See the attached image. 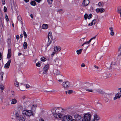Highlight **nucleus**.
<instances>
[{
    "mask_svg": "<svg viewBox=\"0 0 121 121\" xmlns=\"http://www.w3.org/2000/svg\"><path fill=\"white\" fill-rule=\"evenodd\" d=\"M65 110L61 107L55 108L52 109V112L55 117L61 118L62 116L61 114Z\"/></svg>",
    "mask_w": 121,
    "mask_h": 121,
    "instance_id": "f257e3e1",
    "label": "nucleus"
},
{
    "mask_svg": "<svg viewBox=\"0 0 121 121\" xmlns=\"http://www.w3.org/2000/svg\"><path fill=\"white\" fill-rule=\"evenodd\" d=\"M22 113L28 117L32 116H34V114L33 111L30 110H26L23 111Z\"/></svg>",
    "mask_w": 121,
    "mask_h": 121,
    "instance_id": "f03ea898",
    "label": "nucleus"
},
{
    "mask_svg": "<svg viewBox=\"0 0 121 121\" xmlns=\"http://www.w3.org/2000/svg\"><path fill=\"white\" fill-rule=\"evenodd\" d=\"M54 75L56 76V79H62L64 78V76L62 74H61L60 72L57 69H54L53 71Z\"/></svg>",
    "mask_w": 121,
    "mask_h": 121,
    "instance_id": "7ed1b4c3",
    "label": "nucleus"
},
{
    "mask_svg": "<svg viewBox=\"0 0 121 121\" xmlns=\"http://www.w3.org/2000/svg\"><path fill=\"white\" fill-rule=\"evenodd\" d=\"M96 35L94 37L92 38L89 41L85 42L82 45V46H83L84 45H85V46L86 47V49H87L90 45L89 44L91 42L92 40L95 39L96 38Z\"/></svg>",
    "mask_w": 121,
    "mask_h": 121,
    "instance_id": "20e7f679",
    "label": "nucleus"
},
{
    "mask_svg": "<svg viewBox=\"0 0 121 121\" xmlns=\"http://www.w3.org/2000/svg\"><path fill=\"white\" fill-rule=\"evenodd\" d=\"M62 86L65 88H68L70 86V82L68 81H66L63 82L61 84Z\"/></svg>",
    "mask_w": 121,
    "mask_h": 121,
    "instance_id": "39448f33",
    "label": "nucleus"
},
{
    "mask_svg": "<svg viewBox=\"0 0 121 121\" xmlns=\"http://www.w3.org/2000/svg\"><path fill=\"white\" fill-rule=\"evenodd\" d=\"M49 67L48 65H47L44 66L43 70V75H47L48 74V70L49 69Z\"/></svg>",
    "mask_w": 121,
    "mask_h": 121,
    "instance_id": "423d86ee",
    "label": "nucleus"
},
{
    "mask_svg": "<svg viewBox=\"0 0 121 121\" xmlns=\"http://www.w3.org/2000/svg\"><path fill=\"white\" fill-rule=\"evenodd\" d=\"M54 51L53 52L52 54H51V56H53L55 54L57 51H60L61 49V48L59 46H55L54 48Z\"/></svg>",
    "mask_w": 121,
    "mask_h": 121,
    "instance_id": "0eeeda50",
    "label": "nucleus"
},
{
    "mask_svg": "<svg viewBox=\"0 0 121 121\" xmlns=\"http://www.w3.org/2000/svg\"><path fill=\"white\" fill-rule=\"evenodd\" d=\"M91 115L89 114H86L84 116V120L85 121H90L91 120Z\"/></svg>",
    "mask_w": 121,
    "mask_h": 121,
    "instance_id": "6e6552de",
    "label": "nucleus"
},
{
    "mask_svg": "<svg viewBox=\"0 0 121 121\" xmlns=\"http://www.w3.org/2000/svg\"><path fill=\"white\" fill-rule=\"evenodd\" d=\"M72 117L69 115H66L63 117L62 118V121H69L70 119H72Z\"/></svg>",
    "mask_w": 121,
    "mask_h": 121,
    "instance_id": "1a4fd4ad",
    "label": "nucleus"
},
{
    "mask_svg": "<svg viewBox=\"0 0 121 121\" xmlns=\"http://www.w3.org/2000/svg\"><path fill=\"white\" fill-rule=\"evenodd\" d=\"M76 121H82L83 118L79 114H77L74 116Z\"/></svg>",
    "mask_w": 121,
    "mask_h": 121,
    "instance_id": "9d476101",
    "label": "nucleus"
},
{
    "mask_svg": "<svg viewBox=\"0 0 121 121\" xmlns=\"http://www.w3.org/2000/svg\"><path fill=\"white\" fill-rule=\"evenodd\" d=\"M90 3L89 0H84L82 4L83 6L85 7L88 5Z\"/></svg>",
    "mask_w": 121,
    "mask_h": 121,
    "instance_id": "9b49d317",
    "label": "nucleus"
},
{
    "mask_svg": "<svg viewBox=\"0 0 121 121\" xmlns=\"http://www.w3.org/2000/svg\"><path fill=\"white\" fill-rule=\"evenodd\" d=\"M121 96V93L118 92L115 95V97L114 98V99L115 100L117 99H119Z\"/></svg>",
    "mask_w": 121,
    "mask_h": 121,
    "instance_id": "f8f14e48",
    "label": "nucleus"
},
{
    "mask_svg": "<svg viewBox=\"0 0 121 121\" xmlns=\"http://www.w3.org/2000/svg\"><path fill=\"white\" fill-rule=\"evenodd\" d=\"M11 61V60L10 59L9 60L8 62L5 65L4 67L5 68L8 69L9 68Z\"/></svg>",
    "mask_w": 121,
    "mask_h": 121,
    "instance_id": "ddd939ff",
    "label": "nucleus"
},
{
    "mask_svg": "<svg viewBox=\"0 0 121 121\" xmlns=\"http://www.w3.org/2000/svg\"><path fill=\"white\" fill-rule=\"evenodd\" d=\"M99 117L97 115L95 114L94 115V119L92 121H99Z\"/></svg>",
    "mask_w": 121,
    "mask_h": 121,
    "instance_id": "4468645a",
    "label": "nucleus"
},
{
    "mask_svg": "<svg viewBox=\"0 0 121 121\" xmlns=\"http://www.w3.org/2000/svg\"><path fill=\"white\" fill-rule=\"evenodd\" d=\"M85 86L87 88H90L92 87V85L91 84L88 82L85 83Z\"/></svg>",
    "mask_w": 121,
    "mask_h": 121,
    "instance_id": "2eb2a0df",
    "label": "nucleus"
},
{
    "mask_svg": "<svg viewBox=\"0 0 121 121\" xmlns=\"http://www.w3.org/2000/svg\"><path fill=\"white\" fill-rule=\"evenodd\" d=\"M37 107V105H33L31 107V111H33V112H34L35 109Z\"/></svg>",
    "mask_w": 121,
    "mask_h": 121,
    "instance_id": "dca6fc26",
    "label": "nucleus"
},
{
    "mask_svg": "<svg viewBox=\"0 0 121 121\" xmlns=\"http://www.w3.org/2000/svg\"><path fill=\"white\" fill-rule=\"evenodd\" d=\"M17 102V100L15 99H12L11 104H15Z\"/></svg>",
    "mask_w": 121,
    "mask_h": 121,
    "instance_id": "f3484780",
    "label": "nucleus"
},
{
    "mask_svg": "<svg viewBox=\"0 0 121 121\" xmlns=\"http://www.w3.org/2000/svg\"><path fill=\"white\" fill-rule=\"evenodd\" d=\"M48 26L47 24H43L42 27L43 29H46L48 28Z\"/></svg>",
    "mask_w": 121,
    "mask_h": 121,
    "instance_id": "a211bd4d",
    "label": "nucleus"
},
{
    "mask_svg": "<svg viewBox=\"0 0 121 121\" xmlns=\"http://www.w3.org/2000/svg\"><path fill=\"white\" fill-rule=\"evenodd\" d=\"M54 61L55 62V64L57 65H58L59 62L60 61V60L59 59L56 58L54 60Z\"/></svg>",
    "mask_w": 121,
    "mask_h": 121,
    "instance_id": "6ab92c4d",
    "label": "nucleus"
},
{
    "mask_svg": "<svg viewBox=\"0 0 121 121\" xmlns=\"http://www.w3.org/2000/svg\"><path fill=\"white\" fill-rule=\"evenodd\" d=\"M73 92V91L72 90H69L68 91H66L65 93L66 94L68 93L69 94H70Z\"/></svg>",
    "mask_w": 121,
    "mask_h": 121,
    "instance_id": "aec40b11",
    "label": "nucleus"
},
{
    "mask_svg": "<svg viewBox=\"0 0 121 121\" xmlns=\"http://www.w3.org/2000/svg\"><path fill=\"white\" fill-rule=\"evenodd\" d=\"M24 48L25 49H26L27 48V44L26 42H24L23 44Z\"/></svg>",
    "mask_w": 121,
    "mask_h": 121,
    "instance_id": "412c9836",
    "label": "nucleus"
},
{
    "mask_svg": "<svg viewBox=\"0 0 121 121\" xmlns=\"http://www.w3.org/2000/svg\"><path fill=\"white\" fill-rule=\"evenodd\" d=\"M19 119L20 121H25V119L21 116L19 117Z\"/></svg>",
    "mask_w": 121,
    "mask_h": 121,
    "instance_id": "4be33fe9",
    "label": "nucleus"
},
{
    "mask_svg": "<svg viewBox=\"0 0 121 121\" xmlns=\"http://www.w3.org/2000/svg\"><path fill=\"white\" fill-rule=\"evenodd\" d=\"M83 50L82 49H81L79 50H77L76 51L77 53L79 55L82 52V50Z\"/></svg>",
    "mask_w": 121,
    "mask_h": 121,
    "instance_id": "5701e85b",
    "label": "nucleus"
},
{
    "mask_svg": "<svg viewBox=\"0 0 121 121\" xmlns=\"http://www.w3.org/2000/svg\"><path fill=\"white\" fill-rule=\"evenodd\" d=\"M48 41H50L51 42H52V36H48Z\"/></svg>",
    "mask_w": 121,
    "mask_h": 121,
    "instance_id": "b1692460",
    "label": "nucleus"
},
{
    "mask_svg": "<svg viewBox=\"0 0 121 121\" xmlns=\"http://www.w3.org/2000/svg\"><path fill=\"white\" fill-rule=\"evenodd\" d=\"M15 86L16 87H18L19 85V83L17 81H16L14 82Z\"/></svg>",
    "mask_w": 121,
    "mask_h": 121,
    "instance_id": "393cba45",
    "label": "nucleus"
},
{
    "mask_svg": "<svg viewBox=\"0 0 121 121\" xmlns=\"http://www.w3.org/2000/svg\"><path fill=\"white\" fill-rule=\"evenodd\" d=\"M97 58L98 60H100L102 58V56L100 54H98L97 56Z\"/></svg>",
    "mask_w": 121,
    "mask_h": 121,
    "instance_id": "a878e982",
    "label": "nucleus"
},
{
    "mask_svg": "<svg viewBox=\"0 0 121 121\" xmlns=\"http://www.w3.org/2000/svg\"><path fill=\"white\" fill-rule=\"evenodd\" d=\"M117 11L118 13H119L121 12V6H119L118 7Z\"/></svg>",
    "mask_w": 121,
    "mask_h": 121,
    "instance_id": "bb28decb",
    "label": "nucleus"
},
{
    "mask_svg": "<svg viewBox=\"0 0 121 121\" xmlns=\"http://www.w3.org/2000/svg\"><path fill=\"white\" fill-rule=\"evenodd\" d=\"M30 4L31 5L35 6L36 5V3L34 1H32L30 3Z\"/></svg>",
    "mask_w": 121,
    "mask_h": 121,
    "instance_id": "cd10ccee",
    "label": "nucleus"
},
{
    "mask_svg": "<svg viewBox=\"0 0 121 121\" xmlns=\"http://www.w3.org/2000/svg\"><path fill=\"white\" fill-rule=\"evenodd\" d=\"M103 76L105 79L109 77L108 74H104L103 75Z\"/></svg>",
    "mask_w": 121,
    "mask_h": 121,
    "instance_id": "c85d7f7f",
    "label": "nucleus"
},
{
    "mask_svg": "<svg viewBox=\"0 0 121 121\" xmlns=\"http://www.w3.org/2000/svg\"><path fill=\"white\" fill-rule=\"evenodd\" d=\"M86 90L88 92H92L94 91L93 90L91 89H86Z\"/></svg>",
    "mask_w": 121,
    "mask_h": 121,
    "instance_id": "c756f323",
    "label": "nucleus"
},
{
    "mask_svg": "<svg viewBox=\"0 0 121 121\" xmlns=\"http://www.w3.org/2000/svg\"><path fill=\"white\" fill-rule=\"evenodd\" d=\"M40 59L41 60L43 61H45L46 60V59L44 57L41 58Z\"/></svg>",
    "mask_w": 121,
    "mask_h": 121,
    "instance_id": "7c9ffc66",
    "label": "nucleus"
},
{
    "mask_svg": "<svg viewBox=\"0 0 121 121\" xmlns=\"http://www.w3.org/2000/svg\"><path fill=\"white\" fill-rule=\"evenodd\" d=\"M88 15L87 14H85L84 16V17L85 19L86 20H87V18H88Z\"/></svg>",
    "mask_w": 121,
    "mask_h": 121,
    "instance_id": "2f4dec72",
    "label": "nucleus"
},
{
    "mask_svg": "<svg viewBox=\"0 0 121 121\" xmlns=\"http://www.w3.org/2000/svg\"><path fill=\"white\" fill-rule=\"evenodd\" d=\"M23 34L24 36V37L25 38H26L27 37V35L26 33L24 31L23 32Z\"/></svg>",
    "mask_w": 121,
    "mask_h": 121,
    "instance_id": "473e14b6",
    "label": "nucleus"
},
{
    "mask_svg": "<svg viewBox=\"0 0 121 121\" xmlns=\"http://www.w3.org/2000/svg\"><path fill=\"white\" fill-rule=\"evenodd\" d=\"M53 0H47V1L49 4H52Z\"/></svg>",
    "mask_w": 121,
    "mask_h": 121,
    "instance_id": "72a5a7b5",
    "label": "nucleus"
},
{
    "mask_svg": "<svg viewBox=\"0 0 121 121\" xmlns=\"http://www.w3.org/2000/svg\"><path fill=\"white\" fill-rule=\"evenodd\" d=\"M99 93H101L103 92L100 89H98L96 90Z\"/></svg>",
    "mask_w": 121,
    "mask_h": 121,
    "instance_id": "f704fd0d",
    "label": "nucleus"
},
{
    "mask_svg": "<svg viewBox=\"0 0 121 121\" xmlns=\"http://www.w3.org/2000/svg\"><path fill=\"white\" fill-rule=\"evenodd\" d=\"M0 75L1 76V80H2L3 78V75L4 74V73L2 72H1L0 73Z\"/></svg>",
    "mask_w": 121,
    "mask_h": 121,
    "instance_id": "c9c22d12",
    "label": "nucleus"
},
{
    "mask_svg": "<svg viewBox=\"0 0 121 121\" xmlns=\"http://www.w3.org/2000/svg\"><path fill=\"white\" fill-rule=\"evenodd\" d=\"M92 17V15L91 14H90L88 16V19H90Z\"/></svg>",
    "mask_w": 121,
    "mask_h": 121,
    "instance_id": "e433bc0d",
    "label": "nucleus"
},
{
    "mask_svg": "<svg viewBox=\"0 0 121 121\" xmlns=\"http://www.w3.org/2000/svg\"><path fill=\"white\" fill-rule=\"evenodd\" d=\"M118 52L120 53H121V45L119 47L118 49Z\"/></svg>",
    "mask_w": 121,
    "mask_h": 121,
    "instance_id": "4c0bfd02",
    "label": "nucleus"
},
{
    "mask_svg": "<svg viewBox=\"0 0 121 121\" xmlns=\"http://www.w3.org/2000/svg\"><path fill=\"white\" fill-rule=\"evenodd\" d=\"M11 54H9L8 53L7 58L8 59L10 58L11 57Z\"/></svg>",
    "mask_w": 121,
    "mask_h": 121,
    "instance_id": "58836bf2",
    "label": "nucleus"
},
{
    "mask_svg": "<svg viewBox=\"0 0 121 121\" xmlns=\"http://www.w3.org/2000/svg\"><path fill=\"white\" fill-rule=\"evenodd\" d=\"M0 88L2 90H3L4 89V87L3 85H1L0 86Z\"/></svg>",
    "mask_w": 121,
    "mask_h": 121,
    "instance_id": "ea45409f",
    "label": "nucleus"
},
{
    "mask_svg": "<svg viewBox=\"0 0 121 121\" xmlns=\"http://www.w3.org/2000/svg\"><path fill=\"white\" fill-rule=\"evenodd\" d=\"M100 9V12L101 13H102L103 12H104L105 11L104 9L103 8H101Z\"/></svg>",
    "mask_w": 121,
    "mask_h": 121,
    "instance_id": "a19ab883",
    "label": "nucleus"
},
{
    "mask_svg": "<svg viewBox=\"0 0 121 121\" xmlns=\"http://www.w3.org/2000/svg\"><path fill=\"white\" fill-rule=\"evenodd\" d=\"M17 19L21 21L22 20L21 17V16H18Z\"/></svg>",
    "mask_w": 121,
    "mask_h": 121,
    "instance_id": "79ce46f5",
    "label": "nucleus"
},
{
    "mask_svg": "<svg viewBox=\"0 0 121 121\" xmlns=\"http://www.w3.org/2000/svg\"><path fill=\"white\" fill-rule=\"evenodd\" d=\"M15 115H16V116L17 117H18L19 118V117L20 116H19V114L18 113V112H16Z\"/></svg>",
    "mask_w": 121,
    "mask_h": 121,
    "instance_id": "37998d69",
    "label": "nucleus"
},
{
    "mask_svg": "<svg viewBox=\"0 0 121 121\" xmlns=\"http://www.w3.org/2000/svg\"><path fill=\"white\" fill-rule=\"evenodd\" d=\"M96 11L97 13H98L100 12V9L99 8H97L96 9Z\"/></svg>",
    "mask_w": 121,
    "mask_h": 121,
    "instance_id": "c03bdc74",
    "label": "nucleus"
},
{
    "mask_svg": "<svg viewBox=\"0 0 121 121\" xmlns=\"http://www.w3.org/2000/svg\"><path fill=\"white\" fill-rule=\"evenodd\" d=\"M110 34L111 36H113L114 35V33L113 31H112L110 32Z\"/></svg>",
    "mask_w": 121,
    "mask_h": 121,
    "instance_id": "a18cd8bd",
    "label": "nucleus"
},
{
    "mask_svg": "<svg viewBox=\"0 0 121 121\" xmlns=\"http://www.w3.org/2000/svg\"><path fill=\"white\" fill-rule=\"evenodd\" d=\"M56 79L59 82H62L63 81V80L61 79Z\"/></svg>",
    "mask_w": 121,
    "mask_h": 121,
    "instance_id": "49530a36",
    "label": "nucleus"
},
{
    "mask_svg": "<svg viewBox=\"0 0 121 121\" xmlns=\"http://www.w3.org/2000/svg\"><path fill=\"white\" fill-rule=\"evenodd\" d=\"M8 53L11 54V49H9L8 50Z\"/></svg>",
    "mask_w": 121,
    "mask_h": 121,
    "instance_id": "de8ad7c7",
    "label": "nucleus"
},
{
    "mask_svg": "<svg viewBox=\"0 0 121 121\" xmlns=\"http://www.w3.org/2000/svg\"><path fill=\"white\" fill-rule=\"evenodd\" d=\"M96 22V21L95 19H94L93 20L92 23H93L94 25H95V23Z\"/></svg>",
    "mask_w": 121,
    "mask_h": 121,
    "instance_id": "09e8293b",
    "label": "nucleus"
},
{
    "mask_svg": "<svg viewBox=\"0 0 121 121\" xmlns=\"http://www.w3.org/2000/svg\"><path fill=\"white\" fill-rule=\"evenodd\" d=\"M36 65L38 67H40V63L38 62L36 64Z\"/></svg>",
    "mask_w": 121,
    "mask_h": 121,
    "instance_id": "8fccbe9b",
    "label": "nucleus"
},
{
    "mask_svg": "<svg viewBox=\"0 0 121 121\" xmlns=\"http://www.w3.org/2000/svg\"><path fill=\"white\" fill-rule=\"evenodd\" d=\"M48 43L47 44V47H48V46L51 44V43L52 42H50V41H48Z\"/></svg>",
    "mask_w": 121,
    "mask_h": 121,
    "instance_id": "3c124183",
    "label": "nucleus"
},
{
    "mask_svg": "<svg viewBox=\"0 0 121 121\" xmlns=\"http://www.w3.org/2000/svg\"><path fill=\"white\" fill-rule=\"evenodd\" d=\"M4 11L5 12H6L7 11V8L5 6H4Z\"/></svg>",
    "mask_w": 121,
    "mask_h": 121,
    "instance_id": "603ef678",
    "label": "nucleus"
},
{
    "mask_svg": "<svg viewBox=\"0 0 121 121\" xmlns=\"http://www.w3.org/2000/svg\"><path fill=\"white\" fill-rule=\"evenodd\" d=\"M48 36H52V33L51 32H49L48 34Z\"/></svg>",
    "mask_w": 121,
    "mask_h": 121,
    "instance_id": "864d4df0",
    "label": "nucleus"
},
{
    "mask_svg": "<svg viewBox=\"0 0 121 121\" xmlns=\"http://www.w3.org/2000/svg\"><path fill=\"white\" fill-rule=\"evenodd\" d=\"M5 18L7 21H9V19L7 15H6L5 16Z\"/></svg>",
    "mask_w": 121,
    "mask_h": 121,
    "instance_id": "5fc2aeb1",
    "label": "nucleus"
},
{
    "mask_svg": "<svg viewBox=\"0 0 121 121\" xmlns=\"http://www.w3.org/2000/svg\"><path fill=\"white\" fill-rule=\"evenodd\" d=\"M81 66L82 67H83L85 66V65L84 63H83L81 64Z\"/></svg>",
    "mask_w": 121,
    "mask_h": 121,
    "instance_id": "6e6d98bb",
    "label": "nucleus"
},
{
    "mask_svg": "<svg viewBox=\"0 0 121 121\" xmlns=\"http://www.w3.org/2000/svg\"><path fill=\"white\" fill-rule=\"evenodd\" d=\"M109 30L111 31H113V28L112 27H110L109 28Z\"/></svg>",
    "mask_w": 121,
    "mask_h": 121,
    "instance_id": "4d7b16f0",
    "label": "nucleus"
},
{
    "mask_svg": "<svg viewBox=\"0 0 121 121\" xmlns=\"http://www.w3.org/2000/svg\"><path fill=\"white\" fill-rule=\"evenodd\" d=\"M39 121H44V120L42 118L40 117V118L39 119Z\"/></svg>",
    "mask_w": 121,
    "mask_h": 121,
    "instance_id": "13d9d810",
    "label": "nucleus"
},
{
    "mask_svg": "<svg viewBox=\"0 0 121 121\" xmlns=\"http://www.w3.org/2000/svg\"><path fill=\"white\" fill-rule=\"evenodd\" d=\"M16 39L17 40L19 38V35H17L16 36Z\"/></svg>",
    "mask_w": 121,
    "mask_h": 121,
    "instance_id": "bf43d9fd",
    "label": "nucleus"
},
{
    "mask_svg": "<svg viewBox=\"0 0 121 121\" xmlns=\"http://www.w3.org/2000/svg\"><path fill=\"white\" fill-rule=\"evenodd\" d=\"M26 88H29V87H30V86L28 84H26Z\"/></svg>",
    "mask_w": 121,
    "mask_h": 121,
    "instance_id": "052dcab7",
    "label": "nucleus"
},
{
    "mask_svg": "<svg viewBox=\"0 0 121 121\" xmlns=\"http://www.w3.org/2000/svg\"><path fill=\"white\" fill-rule=\"evenodd\" d=\"M98 5L99 6H101L102 5L101 3L100 2H99Z\"/></svg>",
    "mask_w": 121,
    "mask_h": 121,
    "instance_id": "680f3d73",
    "label": "nucleus"
},
{
    "mask_svg": "<svg viewBox=\"0 0 121 121\" xmlns=\"http://www.w3.org/2000/svg\"><path fill=\"white\" fill-rule=\"evenodd\" d=\"M2 4L3 5H4V4L5 3V2L4 1V0H2Z\"/></svg>",
    "mask_w": 121,
    "mask_h": 121,
    "instance_id": "e2e57ef3",
    "label": "nucleus"
},
{
    "mask_svg": "<svg viewBox=\"0 0 121 121\" xmlns=\"http://www.w3.org/2000/svg\"><path fill=\"white\" fill-rule=\"evenodd\" d=\"M1 57H2V54L1 53V52H0V60L1 59Z\"/></svg>",
    "mask_w": 121,
    "mask_h": 121,
    "instance_id": "0e129e2a",
    "label": "nucleus"
},
{
    "mask_svg": "<svg viewBox=\"0 0 121 121\" xmlns=\"http://www.w3.org/2000/svg\"><path fill=\"white\" fill-rule=\"evenodd\" d=\"M94 67L95 68H97V69H99V67L97 66H96V65H95L94 66Z\"/></svg>",
    "mask_w": 121,
    "mask_h": 121,
    "instance_id": "69168bd1",
    "label": "nucleus"
},
{
    "mask_svg": "<svg viewBox=\"0 0 121 121\" xmlns=\"http://www.w3.org/2000/svg\"><path fill=\"white\" fill-rule=\"evenodd\" d=\"M23 37V34H22L20 35V37L21 38H22Z\"/></svg>",
    "mask_w": 121,
    "mask_h": 121,
    "instance_id": "338daca9",
    "label": "nucleus"
},
{
    "mask_svg": "<svg viewBox=\"0 0 121 121\" xmlns=\"http://www.w3.org/2000/svg\"><path fill=\"white\" fill-rule=\"evenodd\" d=\"M70 120H71V121H76V120L75 119H70Z\"/></svg>",
    "mask_w": 121,
    "mask_h": 121,
    "instance_id": "774afa93",
    "label": "nucleus"
}]
</instances>
